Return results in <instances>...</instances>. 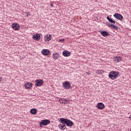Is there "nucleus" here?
I'll use <instances>...</instances> for the list:
<instances>
[{
	"label": "nucleus",
	"instance_id": "obj_22",
	"mask_svg": "<svg viewBox=\"0 0 131 131\" xmlns=\"http://www.w3.org/2000/svg\"><path fill=\"white\" fill-rule=\"evenodd\" d=\"M107 25L110 28H112V26H113V24L110 23H108Z\"/></svg>",
	"mask_w": 131,
	"mask_h": 131
},
{
	"label": "nucleus",
	"instance_id": "obj_10",
	"mask_svg": "<svg viewBox=\"0 0 131 131\" xmlns=\"http://www.w3.org/2000/svg\"><path fill=\"white\" fill-rule=\"evenodd\" d=\"M33 38L34 40H39L40 39V35L39 34H36L33 35Z\"/></svg>",
	"mask_w": 131,
	"mask_h": 131
},
{
	"label": "nucleus",
	"instance_id": "obj_9",
	"mask_svg": "<svg viewBox=\"0 0 131 131\" xmlns=\"http://www.w3.org/2000/svg\"><path fill=\"white\" fill-rule=\"evenodd\" d=\"M100 33L102 35V36H104V37L108 36V35H110V33H109V32L106 31H102L100 32Z\"/></svg>",
	"mask_w": 131,
	"mask_h": 131
},
{
	"label": "nucleus",
	"instance_id": "obj_17",
	"mask_svg": "<svg viewBox=\"0 0 131 131\" xmlns=\"http://www.w3.org/2000/svg\"><path fill=\"white\" fill-rule=\"evenodd\" d=\"M30 112L31 114H33V115L36 114V113H37V110H36V108H32L30 110Z\"/></svg>",
	"mask_w": 131,
	"mask_h": 131
},
{
	"label": "nucleus",
	"instance_id": "obj_16",
	"mask_svg": "<svg viewBox=\"0 0 131 131\" xmlns=\"http://www.w3.org/2000/svg\"><path fill=\"white\" fill-rule=\"evenodd\" d=\"M26 89H31L32 88V83L29 82L25 84Z\"/></svg>",
	"mask_w": 131,
	"mask_h": 131
},
{
	"label": "nucleus",
	"instance_id": "obj_26",
	"mask_svg": "<svg viewBox=\"0 0 131 131\" xmlns=\"http://www.w3.org/2000/svg\"><path fill=\"white\" fill-rule=\"evenodd\" d=\"M50 5L51 6V7H54V4L53 3H51Z\"/></svg>",
	"mask_w": 131,
	"mask_h": 131
},
{
	"label": "nucleus",
	"instance_id": "obj_12",
	"mask_svg": "<svg viewBox=\"0 0 131 131\" xmlns=\"http://www.w3.org/2000/svg\"><path fill=\"white\" fill-rule=\"evenodd\" d=\"M104 107H105V105H104L103 103L100 102L97 104L98 109H100V110H102L104 109Z\"/></svg>",
	"mask_w": 131,
	"mask_h": 131
},
{
	"label": "nucleus",
	"instance_id": "obj_6",
	"mask_svg": "<svg viewBox=\"0 0 131 131\" xmlns=\"http://www.w3.org/2000/svg\"><path fill=\"white\" fill-rule=\"evenodd\" d=\"M114 17L116 18V19H118V20H120V21H122V19H123V16H122V15L119 13H115L114 14Z\"/></svg>",
	"mask_w": 131,
	"mask_h": 131
},
{
	"label": "nucleus",
	"instance_id": "obj_18",
	"mask_svg": "<svg viewBox=\"0 0 131 131\" xmlns=\"http://www.w3.org/2000/svg\"><path fill=\"white\" fill-rule=\"evenodd\" d=\"M106 19H108V20L109 21V22H110V23H113V24H115V23H116L115 20H113L112 18L109 17V16H107Z\"/></svg>",
	"mask_w": 131,
	"mask_h": 131
},
{
	"label": "nucleus",
	"instance_id": "obj_25",
	"mask_svg": "<svg viewBox=\"0 0 131 131\" xmlns=\"http://www.w3.org/2000/svg\"><path fill=\"white\" fill-rule=\"evenodd\" d=\"M86 74H88V75H91V73L86 72Z\"/></svg>",
	"mask_w": 131,
	"mask_h": 131
},
{
	"label": "nucleus",
	"instance_id": "obj_11",
	"mask_svg": "<svg viewBox=\"0 0 131 131\" xmlns=\"http://www.w3.org/2000/svg\"><path fill=\"white\" fill-rule=\"evenodd\" d=\"M52 35H46L44 37V39L45 41H50L51 39H52Z\"/></svg>",
	"mask_w": 131,
	"mask_h": 131
},
{
	"label": "nucleus",
	"instance_id": "obj_19",
	"mask_svg": "<svg viewBox=\"0 0 131 131\" xmlns=\"http://www.w3.org/2000/svg\"><path fill=\"white\" fill-rule=\"evenodd\" d=\"M53 59H55V60H57L59 58V54L56 53L55 54H53Z\"/></svg>",
	"mask_w": 131,
	"mask_h": 131
},
{
	"label": "nucleus",
	"instance_id": "obj_14",
	"mask_svg": "<svg viewBox=\"0 0 131 131\" xmlns=\"http://www.w3.org/2000/svg\"><path fill=\"white\" fill-rule=\"evenodd\" d=\"M70 52L67 50H65L62 52V55L64 57H69V56H70Z\"/></svg>",
	"mask_w": 131,
	"mask_h": 131
},
{
	"label": "nucleus",
	"instance_id": "obj_8",
	"mask_svg": "<svg viewBox=\"0 0 131 131\" xmlns=\"http://www.w3.org/2000/svg\"><path fill=\"white\" fill-rule=\"evenodd\" d=\"M63 85L64 87V89L69 90V89H70L71 85L70 84V83L68 81H65L63 83Z\"/></svg>",
	"mask_w": 131,
	"mask_h": 131
},
{
	"label": "nucleus",
	"instance_id": "obj_27",
	"mask_svg": "<svg viewBox=\"0 0 131 131\" xmlns=\"http://www.w3.org/2000/svg\"><path fill=\"white\" fill-rule=\"evenodd\" d=\"M129 119H130V120H131V115L129 116Z\"/></svg>",
	"mask_w": 131,
	"mask_h": 131
},
{
	"label": "nucleus",
	"instance_id": "obj_15",
	"mask_svg": "<svg viewBox=\"0 0 131 131\" xmlns=\"http://www.w3.org/2000/svg\"><path fill=\"white\" fill-rule=\"evenodd\" d=\"M114 59L115 63H118V62H120L121 61V57L120 56L115 57Z\"/></svg>",
	"mask_w": 131,
	"mask_h": 131
},
{
	"label": "nucleus",
	"instance_id": "obj_7",
	"mask_svg": "<svg viewBox=\"0 0 131 131\" xmlns=\"http://www.w3.org/2000/svg\"><path fill=\"white\" fill-rule=\"evenodd\" d=\"M12 28L14 30H19L20 29V26L16 23H14L12 25Z\"/></svg>",
	"mask_w": 131,
	"mask_h": 131
},
{
	"label": "nucleus",
	"instance_id": "obj_2",
	"mask_svg": "<svg viewBox=\"0 0 131 131\" xmlns=\"http://www.w3.org/2000/svg\"><path fill=\"white\" fill-rule=\"evenodd\" d=\"M62 122L65 123L67 126L71 127L73 125V124H74L73 122H72L71 120L64 118H62Z\"/></svg>",
	"mask_w": 131,
	"mask_h": 131
},
{
	"label": "nucleus",
	"instance_id": "obj_28",
	"mask_svg": "<svg viewBox=\"0 0 131 131\" xmlns=\"http://www.w3.org/2000/svg\"><path fill=\"white\" fill-rule=\"evenodd\" d=\"M28 14H27V17H28Z\"/></svg>",
	"mask_w": 131,
	"mask_h": 131
},
{
	"label": "nucleus",
	"instance_id": "obj_23",
	"mask_svg": "<svg viewBox=\"0 0 131 131\" xmlns=\"http://www.w3.org/2000/svg\"><path fill=\"white\" fill-rule=\"evenodd\" d=\"M64 40H65L63 39H61L59 40V41H60L61 42H63V41H64Z\"/></svg>",
	"mask_w": 131,
	"mask_h": 131
},
{
	"label": "nucleus",
	"instance_id": "obj_20",
	"mask_svg": "<svg viewBox=\"0 0 131 131\" xmlns=\"http://www.w3.org/2000/svg\"><path fill=\"white\" fill-rule=\"evenodd\" d=\"M59 102L60 104H67V100L64 99L59 100Z\"/></svg>",
	"mask_w": 131,
	"mask_h": 131
},
{
	"label": "nucleus",
	"instance_id": "obj_4",
	"mask_svg": "<svg viewBox=\"0 0 131 131\" xmlns=\"http://www.w3.org/2000/svg\"><path fill=\"white\" fill-rule=\"evenodd\" d=\"M63 118L60 119L59 121H60V124L58 125L59 128L60 129L62 130H64L65 128H66V124L63 123Z\"/></svg>",
	"mask_w": 131,
	"mask_h": 131
},
{
	"label": "nucleus",
	"instance_id": "obj_13",
	"mask_svg": "<svg viewBox=\"0 0 131 131\" xmlns=\"http://www.w3.org/2000/svg\"><path fill=\"white\" fill-rule=\"evenodd\" d=\"M41 53H42V55H43L44 56H48V55H49V54H50V51H49V50H47V49H43V50L41 51Z\"/></svg>",
	"mask_w": 131,
	"mask_h": 131
},
{
	"label": "nucleus",
	"instance_id": "obj_5",
	"mask_svg": "<svg viewBox=\"0 0 131 131\" xmlns=\"http://www.w3.org/2000/svg\"><path fill=\"white\" fill-rule=\"evenodd\" d=\"M36 83L35 86H41L42 84H43V80L42 79H37L36 80Z\"/></svg>",
	"mask_w": 131,
	"mask_h": 131
},
{
	"label": "nucleus",
	"instance_id": "obj_21",
	"mask_svg": "<svg viewBox=\"0 0 131 131\" xmlns=\"http://www.w3.org/2000/svg\"><path fill=\"white\" fill-rule=\"evenodd\" d=\"M112 29H115L116 30H118V27H117V26L113 24Z\"/></svg>",
	"mask_w": 131,
	"mask_h": 131
},
{
	"label": "nucleus",
	"instance_id": "obj_3",
	"mask_svg": "<svg viewBox=\"0 0 131 131\" xmlns=\"http://www.w3.org/2000/svg\"><path fill=\"white\" fill-rule=\"evenodd\" d=\"M50 123H51L50 120H42L39 123V125L41 127H42V125H48V124H50Z\"/></svg>",
	"mask_w": 131,
	"mask_h": 131
},
{
	"label": "nucleus",
	"instance_id": "obj_24",
	"mask_svg": "<svg viewBox=\"0 0 131 131\" xmlns=\"http://www.w3.org/2000/svg\"><path fill=\"white\" fill-rule=\"evenodd\" d=\"M2 80H3V77H0V82H1Z\"/></svg>",
	"mask_w": 131,
	"mask_h": 131
},
{
	"label": "nucleus",
	"instance_id": "obj_29",
	"mask_svg": "<svg viewBox=\"0 0 131 131\" xmlns=\"http://www.w3.org/2000/svg\"><path fill=\"white\" fill-rule=\"evenodd\" d=\"M130 131H131V128H130Z\"/></svg>",
	"mask_w": 131,
	"mask_h": 131
},
{
	"label": "nucleus",
	"instance_id": "obj_1",
	"mask_svg": "<svg viewBox=\"0 0 131 131\" xmlns=\"http://www.w3.org/2000/svg\"><path fill=\"white\" fill-rule=\"evenodd\" d=\"M119 76V72L115 71H112L110 72L108 75V77L111 79L114 80V79H116L117 77Z\"/></svg>",
	"mask_w": 131,
	"mask_h": 131
}]
</instances>
